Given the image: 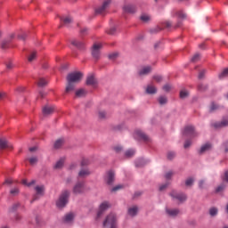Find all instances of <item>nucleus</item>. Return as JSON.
<instances>
[{"mask_svg": "<svg viewBox=\"0 0 228 228\" xmlns=\"http://www.w3.org/2000/svg\"><path fill=\"white\" fill-rule=\"evenodd\" d=\"M188 95H190V93L186 89H183L180 92V99H186V97H188Z\"/></svg>", "mask_w": 228, "mask_h": 228, "instance_id": "f704fd0d", "label": "nucleus"}, {"mask_svg": "<svg viewBox=\"0 0 228 228\" xmlns=\"http://www.w3.org/2000/svg\"><path fill=\"white\" fill-rule=\"evenodd\" d=\"M71 45H74L75 47H77V49H80V51H83L86 47V45L84 42L77 41L76 39H73L71 41Z\"/></svg>", "mask_w": 228, "mask_h": 228, "instance_id": "a211bd4d", "label": "nucleus"}, {"mask_svg": "<svg viewBox=\"0 0 228 228\" xmlns=\"http://www.w3.org/2000/svg\"><path fill=\"white\" fill-rule=\"evenodd\" d=\"M42 113L44 117H49V115H53V113H54V108L49 105H45L43 107Z\"/></svg>", "mask_w": 228, "mask_h": 228, "instance_id": "dca6fc26", "label": "nucleus"}, {"mask_svg": "<svg viewBox=\"0 0 228 228\" xmlns=\"http://www.w3.org/2000/svg\"><path fill=\"white\" fill-rule=\"evenodd\" d=\"M36 195L33 197L32 202L38 200V197H44L45 187L44 185H37L35 187Z\"/></svg>", "mask_w": 228, "mask_h": 228, "instance_id": "0eeeda50", "label": "nucleus"}, {"mask_svg": "<svg viewBox=\"0 0 228 228\" xmlns=\"http://www.w3.org/2000/svg\"><path fill=\"white\" fill-rule=\"evenodd\" d=\"M225 77H228V68L224 69L219 74V79H225Z\"/></svg>", "mask_w": 228, "mask_h": 228, "instance_id": "2f4dec72", "label": "nucleus"}, {"mask_svg": "<svg viewBox=\"0 0 228 228\" xmlns=\"http://www.w3.org/2000/svg\"><path fill=\"white\" fill-rule=\"evenodd\" d=\"M153 79H154V81H157V83H160V81L163 79V77H161V76L157 75V76L153 77Z\"/></svg>", "mask_w": 228, "mask_h": 228, "instance_id": "5fc2aeb1", "label": "nucleus"}, {"mask_svg": "<svg viewBox=\"0 0 228 228\" xmlns=\"http://www.w3.org/2000/svg\"><path fill=\"white\" fill-rule=\"evenodd\" d=\"M223 190H225V186H224V185H219V186L216 188V191L217 193H219V191H223Z\"/></svg>", "mask_w": 228, "mask_h": 228, "instance_id": "bf43d9fd", "label": "nucleus"}, {"mask_svg": "<svg viewBox=\"0 0 228 228\" xmlns=\"http://www.w3.org/2000/svg\"><path fill=\"white\" fill-rule=\"evenodd\" d=\"M0 149L3 151L4 149H12V144L4 138H0Z\"/></svg>", "mask_w": 228, "mask_h": 228, "instance_id": "f3484780", "label": "nucleus"}, {"mask_svg": "<svg viewBox=\"0 0 228 228\" xmlns=\"http://www.w3.org/2000/svg\"><path fill=\"white\" fill-rule=\"evenodd\" d=\"M86 191V188L85 187V182H77L72 188V192L74 195H83Z\"/></svg>", "mask_w": 228, "mask_h": 228, "instance_id": "20e7f679", "label": "nucleus"}, {"mask_svg": "<svg viewBox=\"0 0 228 228\" xmlns=\"http://www.w3.org/2000/svg\"><path fill=\"white\" fill-rule=\"evenodd\" d=\"M101 47H102V45L99 43H95L92 47V56L94 58H99V54L101 53Z\"/></svg>", "mask_w": 228, "mask_h": 228, "instance_id": "ddd939ff", "label": "nucleus"}, {"mask_svg": "<svg viewBox=\"0 0 228 228\" xmlns=\"http://www.w3.org/2000/svg\"><path fill=\"white\" fill-rule=\"evenodd\" d=\"M186 186H191L193 184V178H189L185 181Z\"/></svg>", "mask_w": 228, "mask_h": 228, "instance_id": "603ef678", "label": "nucleus"}, {"mask_svg": "<svg viewBox=\"0 0 228 228\" xmlns=\"http://www.w3.org/2000/svg\"><path fill=\"white\" fill-rule=\"evenodd\" d=\"M90 164V160H88V159H83L81 161V166L82 167H86V165Z\"/></svg>", "mask_w": 228, "mask_h": 228, "instance_id": "de8ad7c7", "label": "nucleus"}, {"mask_svg": "<svg viewBox=\"0 0 228 228\" xmlns=\"http://www.w3.org/2000/svg\"><path fill=\"white\" fill-rule=\"evenodd\" d=\"M86 85H87V86H93V88H95V86H97V79L95 78V76H94V74H90L87 76Z\"/></svg>", "mask_w": 228, "mask_h": 228, "instance_id": "f8f14e48", "label": "nucleus"}, {"mask_svg": "<svg viewBox=\"0 0 228 228\" xmlns=\"http://www.w3.org/2000/svg\"><path fill=\"white\" fill-rule=\"evenodd\" d=\"M116 31H117V28L115 27H113L110 29H109L107 31V33H108V35H115Z\"/></svg>", "mask_w": 228, "mask_h": 228, "instance_id": "3c124183", "label": "nucleus"}, {"mask_svg": "<svg viewBox=\"0 0 228 228\" xmlns=\"http://www.w3.org/2000/svg\"><path fill=\"white\" fill-rule=\"evenodd\" d=\"M114 151H115V152L119 153V152H122L123 148H122V146H115Z\"/></svg>", "mask_w": 228, "mask_h": 228, "instance_id": "6e6d98bb", "label": "nucleus"}, {"mask_svg": "<svg viewBox=\"0 0 228 228\" xmlns=\"http://www.w3.org/2000/svg\"><path fill=\"white\" fill-rule=\"evenodd\" d=\"M111 0H105L101 7L95 10L96 15H104L106 13V8L110 6Z\"/></svg>", "mask_w": 228, "mask_h": 228, "instance_id": "6e6552de", "label": "nucleus"}, {"mask_svg": "<svg viewBox=\"0 0 228 228\" xmlns=\"http://www.w3.org/2000/svg\"><path fill=\"white\" fill-rule=\"evenodd\" d=\"M6 69H13V62H12V61L7 62Z\"/></svg>", "mask_w": 228, "mask_h": 228, "instance_id": "052dcab7", "label": "nucleus"}, {"mask_svg": "<svg viewBox=\"0 0 228 228\" xmlns=\"http://www.w3.org/2000/svg\"><path fill=\"white\" fill-rule=\"evenodd\" d=\"M13 183V180L12 179H6L4 183V184H12Z\"/></svg>", "mask_w": 228, "mask_h": 228, "instance_id": "774afa93", "label": "nucleus"}, {"mask_svg": "<svg viewBox=\"0 0 228 228\" xmlns=\"http://www.w3.org/2000/svg\"><path fill=\"white\" fill-rule=\"evenodd\" d=\"M115 181V173L113 171H109L105 176V183L109 185L113 184Z\"/></svg>", "mask_w": 228, "mask_h": 228, "instance_id": "2eb2a0df", "label": "nucleus"}, {"mask_svg": "<svg viewBox=\"0 0 228 228\" xmlns=\"http://www.w3.org/2000/svg\"><path fill=\"white\" fill-rule=\"evenodd\" d=\"M140 19L142 22H149V20H151V16L148 14H142Z\"/></svg>", "mask_w": 228, "mask_h": 228, "instance_id": "4c0bfd02", "label": "nucleus"}, {"mask_svg": "<svg viewBox=\"0 0 228 228\" xmlns=\"http://www.w3.org/2000/svg\"><path fill=\"white\" fill-rule=\"evenodd\" d=\"M220 108V106L215 102H213L210 105V111H216V110H218Z\"/></svg>", "mask_w": 228, "mask_h": 228, "instance_id": "ea45409f", "label": "nucleus"}, {"mask_svg": "<svg viewBox=\"0 0 228 228\" xmlns=\"http://www.w3.org/2000/svg\"><path fill=\"white\" fill-rule=\"evenodd\" d=\"M208 213H209L210 216H216V215H218V208L213 207V208H209Z\"/></svg>", "mask_w": 228, "mask_h": 228, "instance_id": "473e14b6", "label": "nucleus"}, {"mask_svg": "<svg viewBox=\"0 0 228 228\" xmlns=\"http://www.w3.org/2000/svg\"><path fill=\"white\" fill-rule=\"evenodd\" d=\"M110 208V203L109 202H103L100 205L99 210L97 212V216L96 218L99 219L102 215L104 214V211Z\"/></svg>", "mask_w": 228, "mask_h": 228, "instance_id": "4468645a", "label": "nucleus"}, {"mask_svg": "<svg viewBox=\"0 0 228 228\" xmlns=\"http://www.w3.org/2000/svg\"><path fill=\"white\" fill-rule=\"evenodd\" d=\"M208 88V86L202 85V84H200L198 86V89L200 91V92H204V90H206Z\"/></svg>", "mask_w": 228, "mask_h": 228, "instance_id": "864d4df0", "label": "nucleus"}, {"mask_svg": "<svg viewBox=\"0 0 228 228\" xmlns=\"http://www.w3.org/2000/svg\"><path fill=\"white\" fill-rule=\"evenodd\" d=\"M47 85V80H45V78H44V77H41V78H39L38 79V81H37V86H45Z\"/></svg>", "mask_w": 228, "mask_h": 228, "instance_id": "c9c22d12", "label": "nucleus"}, {"mask_svg": "<svg viewBox=\"0 0 228 228\" xmlns=\"http://www.w3.org/2000/svg\"><path fill=\"white\" fill-rule=\"evenodd\" d=\"M125 13H134L136 7L134 5L127 4L123 7Z\"/></svg>", "mask_w": 228, "mask_h": 228, "instance_id": "6ab92c4d", "label": "nucleus"}, {"mask_svg": "<svg viewBox=\"0 0 228 228\" xmlns=\"http://www.w3.org/2000/svg\"><path fill=\"white\" fill-rule=\"evenodd\" d=\"M164 28H172V22L170 21H166L164 23Z\"/></svg>", "mask_w": 228, "mask_h": 228, "instance_id": "69168bd1", "label": "nucleus"}, {"mask_svg": "<svg viewBox=\"0 0 228 228\" xmlns=\"http://www.w3.org/2000/svg\"><path fill=\"white\" fill-rule=\"evenodd\" d=\"M204 74H206V70H202L199 74V79H203L204 78Z\"/></svg>", "mask_w": 228, "mask_h": 228, "instance_id": "0e129e2a", "label": "nucleus"}, {"mask_svg": "<svg viewBox=\"0 0 228 228\" xmlns=\"http://www.w3.org/2000/svg\"><path fill=\"white\" fill-rule=\"evenodd\" d=\"M64 163H65V159H61L60 160H58L56 162V164L54 165L53 168L55 170H60L61 168H63Z\"/></svg>", "mask_w": 228, "mask_h": 228, "instance_id": "393cba45", "label": "nucleus"}, {"mask_svg": "<svg viewBox=\"0 0 228 228\" xmlns=\"http://www.w3.org/2000/svg\"><path fill=\"white\" fill-rule=\"evenodd\" d=\"M30 165H37L38 163V158L37 157H32L28 159Z\"/></svg>", "mask_w": 228, "mask_h": 228, "instance_id": "a19ab883", "label": "nucleus"}, {"mask_svg": "<svg viewBox=\"0 0 228 228\" xmlns=\"http://www.w3.org/2000/svg\"><path fill=\"white\" fill-rule=\"evenodd\" d=\"M127 214L129 215V216H136V215H138V207L132 206L128 208Z\"/></svg>", "mask_w": 228, "mask_h": 228, "instance_id": "aec40b11", "label": "nucleus"}, {"mask_svg": "<svg viewBox=\"0 0 228 228\" xmlns=\"http://www.w3.org/2000/svg\"><path fill=\"white\" fill-rule=\"evenodd\" d=\"M159 47H161V42H157V43L154 45V49H155V51H158V49H159Z\"/></svg>", "mask_w": 228, "mask_h": 228, "instance_id": "e2e57ef3", "label": "nucleus"}, {"mask_svg": "<svg viewBox=\"0 0 228 228\" xmlns=\"http://www.w3.org/2000/svg\"><path fill=\"white\" fill-rule=\"evenodd\" d=\"M61 22H63L65 26H69V24L72 23V18H70V16L65 18L61 17Z\"/></svg>", "mask_w": 228, "mask_h": 228, "instance_id": "cd10ccee", "label": "nucleus"}, {"mask_svg": "<svg viewBox=\"0 0 228 228\" xmlns=\"http://www.w3.org/2000/svg\"><path fill=\"white\" fill-rule=\"evenodd\" d=\"M120 56V53L118 52H112L109 54V58H118Z\"/></svg>", "mask_w": 228, "mask_h": 228, "instance_id": "37998d69", "label": "nucleus"}, {"mask_svg": "<svg viewBox=\"0 0 228 228\" xmlns=\"http://www.w3.org/2000/svg\"><path fill=\"white\" fill-rule=\"evenodd\" d=\"M166 213H167V215H168V216H177L178 214H179V209H177V208H167Z\"/></svg>", "mask_w": 228, "mask_h": 228, "instance_id": "4be33fe9", "label": "nucleus"}, {"mask_svg": "<svg viewBox=\"0 0 228 228\" xmlns=\"http://www.w3.org/2000/svg\"><path fill=\"white\" fill-rule=\"evenodd\" d=\"M167 97H165V96H160V97L159 98V104H161V105L167 104Z\"/></svg>", "mask_w": 228, "mask_h": 228, "instance_id": "79ce46f5", "label": "nucleus"}, {"mask_svg": "<svg viewBox=\"0 0 228 228\" xmlns=\"http://www.w3.org/2000/svg\"><path fill=\"white\" fill-rule=\"evenodd\" d=\"M173 17H178V19H186V13L183 11H174Z\"/></svg>", "mask_w": 228, "mask_h": 228, "instance_id": "b1692460", "label": "nucleus"}, {"mask_svg": "<svg viewBox=\"0 0 228 228\" xmlns=\"http://www.w3.org/2000/svg\"><path fill=\"white\" fill-rule=\"evenodd\" d=\"M83 79V73L77 71L69 73L67 76V85L65 88V94H70L76 90V85Z\"/></svg>", "mask_w": 228, "mask_h": 228, "instance_id": "f257e3e1", "label": "nucleus"}, {"mask_svg": "<svg viewBox=\"0 0 228 228\" xmlns=\"http://www.w3.org/2000/svg\"><path fill=\"white\" fill-rule=\"evenodd\" d=\"M173 175H174V172L168 171L167 173H166L165 177L166 179H172Z\"/></svg>", "mask_w": 228, "mask_h": 228, "instance_id": "8fccbe9b", "label": "nucleus"}, {"mask_svg": "<svg viewBox=\"0 0 228 228\" xmlns=\"http://www.w3.org/2000/svg\"><path fill=\"white\" fill-rule=\"evenodd\" d=\"M75 95L77 97H85V95H86V91L85 89H79L76 91Z\"/></svg>", "mask_w": 228, "mask_h": 228, "instance_id": "7c9ffc66", "label": "nucleus"}, {"mask_svg": "<svg viewBox=\"0 0 228 228\" xmlns=\"http://www.w3.org/2000/svg\"><path fill=\"white\" fill-rule=\"evenodd\" d=\"M28 58H37L38 56H41L40 53L38 52H37L36 50H31L28 52Z\"/></svg>", "mask_w": 228, "mask_h": 228, "instance_id": "72a5a7b5", "label": "nucleus"}, {"mask_svg": "<svg viewBox=\"0 0 228 228\" xmlns=\"http://www.w3.org/2000/svg\"><path fill=\"white\" fill-rule=\"evenodd\" d=\"M136 140H142V142H151V137L145 134L142 130H136L134 134Z\"/></svg>", "mask_w": 228, "mask_h": 228, "instance_id": "1a4fd4ad", "label": "nucleus"}, {"mask_svg": "<svg viewBox=\"0 0 228 228\" xmlns=\"http://www.w3.org/2000/svg\"><path fill=\"white\" fill-rule=\"evenodd\" d=\"M103 227L117 228V216L110 214L103 222Z\"/></svg>", "mask_w": 228, "mask_h": 228, "instance_id": "7ed1b4c3", "label": "nucleus"}, {"mask_svg": "<svg viewBox=\"0 0 228 228\" xmlns=\"http://www.w3.org/2000/svg\"><path fill=\"white\" fill-rule=\"evenodd\" d=\"M15 38V34H12L7 39H4L2 41L0 47L3 49V51H6V49H10L13 47V45L12 44V40Z\"/></svg>", "mask_w": 228, "mask_h": 228, "instance_id": "39448f33", "label": "nucleus"}, {"mask_svg": "<svg viewBox=\"0 0 228 228\" xmlns=\"http://www.w3.org/2000/svg\"><path fill=\"white\" fill-rule=\"evenodd\" d=\"M183 136H190V138H195L196 136H199V134L196 133L195 126H188L183 130Z\"/></svg>", "mask_w": 228, "mask_h": 228, "instance_id": "423d86ee", "label": "nucleus"}, {"mask_svg": "<svg viewBox=\"0 0 228 228\" xmlns=\"http://www.w3.org/2000/svg\"><path fill=\"white\" fill-rule=\"evenodd\" d=\"M98 117H99V118H106V111H104V110H100V111L98 112Z\"/></svg>", "mask_w": 228, "mask_h": 228, "instance_id": "a18cd8bd", "label": "nucleus"}, {"mask_svg": "<svg viewBox=\"0 0 228 228\" xmlns=\"http://www.w3.org/2000/svg\"><path fill=\"white\" fill-rule=\"evenodd\" d=\"M134 150H127L126 152H125V156L126 158H133V156H134Z\"/></svg>", "mask_w": 228, "mask_h": 228, "instance_id": "58836bf2", "label": "nucleus"}, {"mask_svg": "<svg viewBox=\"0 0 228 228\" xmlns=\"http://www.w3.org/2000/svg\"><path fill=\"white\" fill-rule=\"evenodd\" d=\"M22 184H25V186H31L32 184H35V180H32L30 183H28V180H23Z\"/></svg>", "mask_w": 228, "mask_h": 228, "instance_id": "09e8293b", "label": "nucleus"}, {"mask_svg": "<svg viewBox=\"0 0 228 228\" xmlns=\"http://www.w3.org/2000/svg\"><path fill=\"white\" fill-rule=\"evenodd\" d=\"M170 197H172V199L179 200V202H184V200H186V195L184 193H179L175 191H172L170 192Z\"/></svg>", "mask_w": 228, "mask_h": 228, "instance_id": "9d476101", "label": "nucleus"}, {"mask_svg": "<svg viewBox=\"0 0 228 228\" xmlns=\"http://www.w3.org/2000/svg\"><path fill=\"white\" fill-rule=\"evenodd\" d=\"M73 221H74V213H69L63 218L64 224H72Z\"/></svg>", "mask_w": 228, "mask_h": 228, "instance_id": "412c9836", "label": "nucleus"}, {"mask_svg": "<svg viewBox=\"0 0 228 228\" xmlns=\"http://www.w3.org/2000/svg\"><path fill=\"white\" fill-rule=\"evenodd\" d=\"M213 127H215V129H222V127H227L228 126V116L223 118L221 122H216L214 124H212Z\"/></svg>", "mask_w": 228, "mask_h": 228, "instance_id": "9b49d317", "label": "nucleus"}, {"mask_svg": "<svg viewBox=\"0 0 228 228\" xmlns=\"http://www.w3.org/2000/svg\"><path fill=\"white\" fill-rule=\"evenodd\" d=\"M175 158V152L174 151H169L167 152V159L172 160Z\"/></svg>", "mask_w": 228, "mask_h": 228, "instance_id": "c03bdc74", "label": "nucleus"}, {"mask_svg": "<svg viewBox=\"0 0 228 228\" xmlns=\"http://www.w3.org/2000/svg\"><path fill=\"white\" fill-rule=\"evenodd\" d=\"M90 175V171L88 169H81L78 173V176L80 177H87Z\"/></svg>", "mask_w": 228, "mask_h": 228, "instance_id": "c756f323", "label": "nucleus"}, {"mask_svg": "<svg viewBox=\"0 0 228 228\" xmlns=\"http://www.w3.org/2000/svg\"><path fill=\"white\" fill-rule=\"evenodd\" d=\"M27 37L28 36L26 35V33H23V34L19 35L18 38H19V40H26Z\"/></svg>", "mask_w": 228, "mask_h": 228, "instance_id": "4d7b16f0", "label": "nucleus"}, {"mask_svg": "<svg viewBox=\"0 0 228 228\" xmlns=\"http://www.w3.org/2000/svg\"><path fill=\"white\" fill-rule=\"evenodd\" d=\"M184 149H190L191 147V141L186 140L184 144H183Z\"/></svg>", "mask_w": 228, "mask_h": 228, "instance_id": "49530a36", "label": "nucleus"}, {"mask_svg": "<svg viewBox=\"0 0 228 228\" xmlns=\"http://www.w3.org/2000/svg\"><path fill=\"white\" fill-rule=\"evenodd\" d=\"M209 149H211L210 143H206V144L202 145L200 150V154H204V152H208V151H209Z\"/></svg>", "mask_w": 228, "mask_h": 228, "instance_id": "bb28decb", "label": "nucleus"}, {"mask_svg": "<svg viewBox=\"0 0 228 228\" xmlns=\"http://www.w3.org/2000/svg\"><path fill=\"white\" fill-rule=\"evenodd\" d=\"M70 197V191L64 190L59 196V199L56 201V206L59 209H63L65 206L69 204V198Z\"/></svg>", "mask_w": 228, "mask_h": 228, "instance_id": "f03ea898", "label": "nucleus"}, {"mask_svg": "<svg viewBox=\"0 0 228 228\" xmlns=\"http://www.w3.org/2000/svg\"><path fill=\"white\" fill-rule=\"evenodd\" d=\"M118 190H122V185L115 186V187L112 189V191H118Z\"/></svg>", "mask_w": 228, "mask_h": 228, "instance_id": "338daca9", "label": "nucleus"}, {"mask_svg": "<svg viewBox=\"0 0 228 228\" xmlns=\"http://www.w3.org/2000/svg\"><path fill=\"white\" fill-rule=\"evenodd\" d=\"M19 193H20L19 187H14L10 190V195H12V197H17V195H19Z\"/></svg>", "mask_w": 228, "mask_h": 228, "instance_id": "c85d7f7f", "label": "nucleus"}, {"mask_svg": "<svg viewBox=\"0 0 228 228\" xmlns=\"http://www.w3.org/2000/svg\"><path fill=\"white\" fill-rule=\"evenodd\" d=\"M170 88H172V86H170V85L167 84L163 86V90L165 92H170Z\"/></svg>", "mask_w": 228, "mask_h": 228, "instance_id": "13d9d810", "label": "nucleus"}, {"mask_svg": "<svg viewBox=\"0 0 228 228\" xmlns=\"http://www.w3.org/2000/svg\"><path fill=\"white\" fill-rule=\"evenodd\" d=\"M151 70H152V68H151V66H146L139 71V75L147 76L148 74H151Z\"/></svg>", "mask_w": 228, "mask_h": 228, "instance_id": "5701e85b", "label": "nucleus"}, {"mask_svg": "<svg viewBox=\"0 0 228 228\" xmlns=\"http://www.w3.org/2000/svg\"><path fill=\"white\" fill-rule=\"evenodd\" d=\"M168 186V183H165V184H162L160 187H159V191H163V190H166Z\"/></svg>", "mask_w": 228, "mask_h": 228, "instance_id": "680f3d73", "label": "nucleus"}, {"mask_svg": "<svg viewBox=\"0 0 228 228\" xmlns=\"http://www.w3.org/2000/svg\"><path fill=\"white\" fill-rule=\"evenodd\" d=\"M156 92H158V89H156V86H154L152 85H149L146 87V94H156Z\"/></svg>", "mask_w": 228, "mask_h": 228, "instance_id": "a878e982", "label": "nucleus"}, {"mask_svg": "<svg viewBox=\"0 0 228 228\" xmlns=\"http://www.w3.org/2000/svg\"><path fill=\"white\" fill-rule=\"evenodd\" d=\"M63 143H64V140L63 139H59L55 142L54 148L55 149H60V147H61V145H63Z\"/></svg>", "mask_w": 228, "mask_h": 228, "instance_id": "e433bc0d", "label": "nucleus"}]
</instances>
